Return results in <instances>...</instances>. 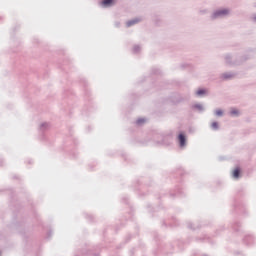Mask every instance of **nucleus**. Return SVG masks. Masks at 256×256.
Listing matches in <instances>:
<instances>
[{"instance_id":"31","label":"nucleus","mask_w":256,"mask_h":256,"mask_svg":"<svg viewBox=\"0 0 256 256\" xmlns=\"http://www.w3.org/2000/svg\"><path fill=\"white\" fill-rule=\"evenodd\" d=\"M161 144L163 145V144H165V142L162 140Z\"/></svg>"},{"instance_id":"24","label":"nucleus","mask_w":256,"mask_h":256,"mask_svg":"<svg viewBox=\"0 0 256 256\" xmlns=\"http://www.w3.org/2000/svg\"><path fill=\"white\" fill-rule=\"evenodd\" d=\"M122 203H125L126 205L129 204V198L123 197L122 198Z\"/></svg>"},{"instance_id":"8","label":"nucleus","mask_w":256,"mask_h":256,"mask_svg":"<svg viewBox=\"0 0 256 256\" xmlns=\"http://www.w3.org/2000/svg\"><path fill=\"white\" fill-rule=\"evenodd\" d=\"M232 177L234 179H239L241 177V167L237 166L233 172H232Z\"/></svg>"},{"instance_id":"13","label":"nucleus","mask_w":256,"mask_h":256,"mask_svg":"<svg viewBox=\"0 0 256 256\" xmlns=\"http://www.w3.org/2000/svg\"><path fill=\"white\" fill-rule=\"evenodd\" d=\"M186 225L188 229H191V231H197V229L201 227V225H196L193 224L192 222H187Z\"/></svg>"},{"instance_id":"7","label":"nucleus","mask_w":256,"mask_h":256,"mask_svg":"<svg viewBox=\"0 0 256 256\" xmlns=\"http://www.w3.org/2000/svg\"><path fill=\"white\" fill-rule=\"evenodd\" d=\"M191 108L193 111H198V113H203L205 111V107L202 104H193Z\"/></svg>"},{"instance_id":"4","label":"nucleus","mask_w":256,"mask_h":256,"mask_svg":"<svg viewBox=\"0 0 256 256\" xmlns=\"http://www.w3.org/2000/svg\"><path fill=\"white\" fill-rule=\"evenodd\" d=\"M243 243L248 246L253 245L255 243V237H253V235H245Z\"/></svg>"},{"instance_id":"34","label":"nucleus","mask_w":256,"mask_h":256,"mask_svg":"<svg viewBox=\"0 0 256 256\" xmlns=\"http://www.w3.org/2000/svg\"><path fill=\"white\" fill-rule=\"evenodd\" d=\"M29 164H31V160H29V162H28Z\"/></svg>"},{"instance_id":"33","label":"nucleus","mask_w":256,"mask_h":256,"mask_svg":"<svg viewBox=\"0 0 256 256\" xmlns=\"http://www.w3.org/2000/svg\"><path fill=\"white\" fill-rule=\"evenodd\" d=\"M254 21H256V16L254 17Z\"/></svg>"},{"instance_id":"28","label":"nucleus","mask_w":256,"mask_h":256,"mask_svg":"<svg viewBox=\"0 0 256 256\" xmlns=\"http://www.w3.org/2000/svg\"><path fill=\"white\" fill-rule=\"evenodd\" d=\"M235 210H236V211H239V206H235Z\"/></svg>"},{"instance_id":"30","label":"nucleus","mask_w":256,"mask_h":256,"mask_svg":"<svg viewBox=\"0 0 256 256\" xmlns=\"http://www.w3.org/2000/svg\"><path fill=\"white\" fill-rule=\"evenodd\" d=\"M142 183H145V178L142 179Z\"/></svg>"},{"instance_id":"9","label":"nucleus","mask_w":256,"mask_h":256,"mask_svg":"<svg viewBox=\"0 0 256 256\" xmlns=\"http://www.w3.org/2000/svg\"><path fill=\"white\" fill-rule=\"evenodd\" d=\"M171 197H183V190L181 188H177L174 192H170Z\"/></svg>"},{"instance_id":"21","label":"nucleus","mask_w":256,"mask_h":256,"mask_svg":"<svg viewBox=\"0 0 256 256\" xmlns=\"http://www.w3.org/2000/svg\"><path fill=\"white\" fill-rule=\"evenodd\" d=\"M139 51H141V46H139V45H134V47H133V53H134V54H137V53H139Z\"/></svg>"},{"instance_id":"18","label":"nucleus","mask_w":256,"mask_h":256,"mask_svg":"<svg viewBox=\"0 0 256 256\" xmlns=\"http://www.w3.org/2000/svg\"><path fill=\"white\" fill-rule=\"evenodd\" d=\"M173 223H170V227H179V221H177V218H172Z\"/></svg>"},{"instance_id":"22","label":"nucleus","mask_w":256,"mask_h":256,"mask_svg":"<svg viewBox=\"0 0 256 256\" xmlns=\"http://www.w3.org/2000/svg\"><path fill=\"white\" fill-rule=\"evenodd\" d=\"M145 118H138L137 120H136V125H143V123H145Z\"/></svg>"},{"instance_id":"16","label":"nucleus","mask_w":256,"mask_h":256,"mask_svg":"<svg viewBox=\"0 0 256 256\" xmlns=\"http://www.w3.org/2000/svg\"><path fill=\"white\" fill-rule=\"evenodd\" d=\"M195 241L197 243H203V241H209V237H207V236L197 237V238H195Z\"/></svg>"},{"instance_id":"11","label":"nucleus","mask_w":256,"mask_h":256,"mask_svg":"<svg viewBox=\"0 0 256 256\" xmlns=\"http://www.w3.org/2000/svg\"><path fill=\"white\" fill-rule=\"evenodd\" d=\"M49 127H50L49 123L43 122V123L40 125V127H39L40 133H45V131H48Z\"/></svg>"},{"instance_id":"12","label":"nucleus","mask_w":256,"mask_h":256,"mask_svg":"<svg viewBox=\"0 0 256 256\" xmlns=\"http://www.w3.org/2000/svg\"><path fill=\"white\" fill-rule=\"evenodd\" d=\"M115 3V0H102L101 5L102 7H112V5Z\"/></svg>"},{"instance_id":"26","label":"nucleus","mask_w":256,"mask_h":256,"mask_svg":"<svg viewBox=\"0 0 256 256\" xmlns=\"http://www.w3.org/2000/svg\"><path fill=\"white\" fill-rule=\"evenodd\" d=\"M187 67V64H181V69H185Z\"/></svg>"},{"instance_id":"25","label":"nucleus","mask_w":256,"mask_h":256,"mask_svg":"<svg viewBox=\"0 0 256 256\" xmlns=\"http://www.w3.org/2000/svg\"><path fill=\"white\" fill-rule=\"evenodd\" d=\"M184 174H185V171L183 169L178 170V175H184Z\"/></svg>"},{"instance_id":"2","label":"nucleus","mask_w":256,"mask_h":256,"mask_svg":"<svg viewBox=\"0 0 256 256\" xmlns=\"http://www.w3.org/2000/svg\"><path fill=\"white\" fill-rule=\"evenodd\" d=\"M230 13L231 10L229 8L217 9L211 14L210 19H212V21H215V19H223V17H227Z\"/></svg>"},{"instance_id":"3","label":"nucleus","mask_w":256,"mask_h":256,"mask_svg":"<svg viewBox=\"0 0 256 256\" xmlns=\"http://www.w3.org/2000/svg\"><path fill=\"white\" fill-rule=\"evenodd\" d=\"M178 145L180 147V149H183V147H186L187 146V136L185 135L184 132H180L178 134Z\"/></svg>"},{"instance_id":"35","label":"nucleus","mask_w":256,"mask_h":256,"mask_svg":"<svg viewBox=\"0 0 256 256\" xmlns=\"http://www.w3.org/2000/svg\"><path fill=\"white\" fill-rule=\"evenodd\" d=\"M95 256H99V254H95Z\"/></svg>"},{"instance_id":"17","label":"nucleus","mask_w":256,"mask_h":256,"mask_svg":"<svg viewBox=\"0 0 256 256\" xmlns=\"http://www.w3.org/2000/svg\"><path fill=\"white\" fill-rule=\"evenodd\" d=\"M211 129L213 131H219V122H217V121L212 122Z\"/></svg>"},{"instance_id":"15","label":"nucleus","mask_w":256,"mask_h":256,"mask_svg":"<svg viewBox=\"0 0 256 256\" xmlns=\"http://www.w3.org/2000/svg\"><path fill=\"white\" fill-rule=\"evenodd\" d=\"M230 115L231 117H239L241 115V112H239V110L232 108L230 111Z\"/></svg>"},{"instance_id":"6","label":"nucleus","mask_w":256,"mask_h":256,"mask_svg":"<svg viewBox=\"0 0 256 256\" xmlns=\"http://www.w3.org/2000/svg\"><path fill=\"white\" fill-rule=\"evenodd\" d=\"M233 77H235V74L233 73H223L221 74L220 79H222V81H230Z\"/></svg>"},{"instance_id":"23","label":"nucleus","mask_w":256,"mask_h":256,"mask_svg":"<svg viewBox=\"0 0 256 256\" xmlns=\"http://www.w3.org/2000/svg\"><path fill=\"white\" fill-rule=\"evenodd\" d=\"M85 217L90 221V223H93V215L85 214Z\"/></svg>"},{"instance_id":"20","label":"nucleus","mask_w":256,"mask_h":256,"mask_svg":"<svg viewBox=\"0 0 256 256\" xmlns=\"http://www.w3.org/2000/svg\"><path fill=\"white\" fill-rule=\"evenodd\" d=\"M214 115H216V117H223V110L221 109L215 110Z\"/></svg>"},{"instance_id":"32","label":"nucleus","mask_w":256,"mask_h":256,"mask_svg":"<svg viewBox=\"0 0 256 256\" xmlns=\"http://www.w3.org/2000/svg\"><path fill=\"white\" fill-rule=\"evenodd\" d=\"M163 225H165V227H167V224H165V222H163Z\"/></svg>"},{"instance_id":"5","label":"nucleus","mask_w":256,"mask_h":256,"mask_svg":"<svg viewBox=\"0 0 256 256\" xmlns=\"http://www.w3.org/2000/svg\"><path fill=\"white\" fill-rule=\"evenodd\" d=\"M232 229L234 233H243V228L241 227V222H234L232 224Z\"/></svg>"},{"instance_id":"10","label":"nucleus","mask_w":256,"mask_h":256,"mask_svg":"<svg viewBox=\"0 0 256 256\" xmlns=\"http://www.w3.org/2000/svg\"><path fill=\"white\" fill-rule=\"evenodd\" d=\"M139 21H141V19H139V18H134L132 20H129L126 22V27H133V25H137V23H139Z\"/></svg>"},{"instance_id":"19","label":"nucleus","mask_w":256,"mask_h":256,"mask_svg":"<svg viewBox=\"0 0 256 256\" xmlns=\"http://www.w3.org/2000/svg\"><path fill=\"white\" fill-rule=\"evenodd\" d=\"M151 74L152 75H161V70L159 68H152Z\"/></svg>"},{"instance_id":"14","label":"nucleus","mask_w":256,"mask_h":256,"mask_svg":"<svg viewBox=\"0 0 256 256\" xmlns=\"http://www.w3.org/2000/svg\"><path fill=\"white\" fill-rule=\"evenodd\" d=\"M196 95L198 97H203V95H207V89L205 88H200L196 91Z\"/></svg>"},{"instance_id":"29","label":"nucleus","mask_w":256,"mask_h":256,"mask_svg":"<svg viewBox=\"0 0 256 256\" xmlns=\"http://www.w3.org/2000/svg\"><path fill=\"white\" fill-rule=\"evenodd\" d=\"M181 101H183V98H180V99L178 100V103H181Z\"/></svg>"},{"instance_id":"1","label":"nucleus","mask_w":256,"mask_h":256,"mask_svg":"<svg viewBox=\"0 0 256 256\" xmlns=\"http://www.w3.org/2000/svg\"><path fill=\"white\" fill-rule=\"evenodd\" d=\"M225 63L226 65H229L230 67H235L237 65H241L243 61H247L249 58H239L237 55H232V54H226L225 55Z\"/></svg>"},{"instance_id":"27","label":"nucleus","mask_w":256,"mask_h":256,"mask_svg":"<svg viewBox=\"0 0 256 256\" xmlns=\"http://www.w3.org/2000/svg\"><path fill=\"white\" fill-rule=\"evenodd\" d=\"M119 25H121V23H119V22H116V23H115V26H116V27H119Z\"/></svg>"}]
</instances>
